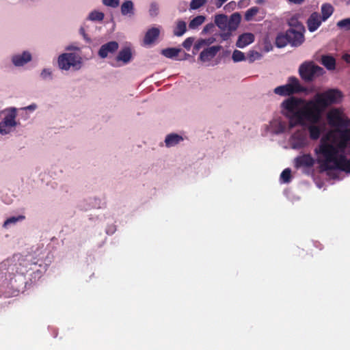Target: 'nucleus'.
Listing matches in <instances>:
<instances>
[{
  "mask_svg": "<svg viewBox=\"0 0 350 350\" xmlns=\"http://www.w3.org/2000/svg\"><path fill=\"white\" fill-rule=\"evenodd\" d=\"M323 68L316 65L313 62H306L301 64L299 68V73L301 78L306 81L310 82L315 78L324 74Z\"/></svg>",
  "mask_w": 350,
  "mask_h": 350,
  "instance_id": "39448f33",
  "label": "nucleus"
},
{
  "mask_svg": "<svg viewBox=\"0 0 350 350\" xmlns=\"http://www.w3.org/2000/svg\"><path fill=\"white\" fill-rule=\"evenodd\" d=\"M342 96V92L336 89L317 93L314 98L310 100L290 96L280 104L281 113L288 120V130L297 126H306L307 122L317 124L321 120L323 111L338 103Z\"/></svg>",
  "mask_w": 350,
  "mask_h": 350,
  "instance_id": "f257e3e1",
  "label": "nucleus"
},
{
  "mask_svg": "<svg viewBox=\"0 0 350 350\" xmlns=\"http://www.w3.org/2000/svg\"><path fill=\"white\" fill-rule=\"evenodd\" d=\"M204 21L205 17L204 16H197L190 21L189 27L190 29H196L201 25L204 22Z\"/></svg>",
  "mask_w": 350,
  "mask_h": 350,
  "instance_id": "c756f323",
  "label": "nucleus"
},
{
  "mask_svg": "<svg viewBox=\"0 0 350 350\" xmlns=\"http://www.w3.org/2000/svg\"><path fill=\"white\" fill-rule=\"evenodd\" d=\"M134 5L131 1H125L121 5V13L125 16L134 14Z\"/></svg>",
  "mask_w": 350,
  "mask_h": 350,
  "instance_id": "a878e982",
  "label": "nucleus"
},
{
  "mask_svg": "<svg viewBox=\"0 0 350 350\" xmlns=\"http://www.w3.org/2000/svg\"><path fill=\"white\" fill-rule=\"evenodd\" d=\"M306 90V88L301 85L297 77H291L288 78V83L286 85L276 87L273 92L277 95L286 96L304 92Z\"/></svg>",
  "mask_w": 350,
  "mask_h": 350,
  "instance_id": "7ed1b4c3",
  "label": "nucleus"
},
{
  "mask_svg": "<svg viewBox=\"0 0 350 350\" xmlns=\"http://www.w3.org/2000/svg\"><path fill=\"white\" fill-rule=\"evenodd\" d=\"M5 117L0 122V133L7 135L10 133L17 125L16 118L17 116L16 109L14 107L8 108L3 111Z\"/></svg>",
  "mask_w": 350,
  "mask_h": 350,
  "instance_id": "423d86ee",
  "label": "nucleus"
},
{
  "mask_svg": "<svg viewBox=\"0 0 350 350\" xmlns=\"http://www.w3.org/2000/svg\"><path fill=\"white\" fill-rule=\"evenodd\" d=\"M187 31V24L185 21L179 20L176 22L174 29V35L178 37L182 36Z\"/></svg>",
  "mask_w": 350,
  "mask_h": 350,
  "instance_id": "b1692460",
  "label": "nucleus"
},
{
  "mask_svg": "<svg viewBox=\"0 0 350 350\" xmlns=\"http://www.w3.org/2000/svg\"><path fill=\"white\" fill-rule=\"evenodd\" d=\"M79 31L85 40H86L88 42H90V39L88 37V35L86 34L85 29L83 27H81Z\"/></svg>",
  "mask_w": 350,
  "mask_h": 350,
  "instance_id": "a18cd8bd",
  "label": "nucleus"
},
{
  "mask_svg": "<svg viewBox=\"0 0 350 350\" xmlns=\"http://www.w3.org/2000/svg\"><path fill=\"white\" fill-rule=\"evenodd\" d=\"M271 131L276 135L284 133L287 129L286 123L285 122L274 120L270 122Z\"/></svg>",
  "mask_w": 350,
  "mask_h": 350,
  "instance_id": "f3484780",
  "label": "nucleus"
},
{
  "mask_svg": "<svg viewBox=\"0 0 350 350\" xmlns=\"http://www.w3.org/2000/svg\"><path fill=\"white\" fill-rule=\"evenodd\" d=\"M183 140V138L181 135L176 133H171L166 136L165 143L167 147H172L179 144Z\"/></svg>",
  "mask_w": 350,
  "mask_h": 350,
  "instance_id": "aec40b11",
  "label": "nucleus"
},
{
  "mask_svg": "<svg viewBox=\"0 0 350 350\" xmlns=\"http://www.w3.org/2000/svg\"><path fill=\"white\" fill-rule=\"evenodd\" d=\"M207 0H191L190 3V8L191 10H197L203 6Z\"/></svg>",
  "mask_w": 350,
  "mask_h": 350,
  "instance_id": "e433bc0d",
  "label": "nucleus"
},
{
  "mask_svg": "<svg viewBox=\"0 0 350 350\" xmlns=\"http://www.w3.org/2000/svg\"><path fill=\"white\" fill-rule=\"evenodd\" d=\"M36 108V105L35 104L30 105L24 108V109H28L30 111H33Z\"/></svg>",
  "mask_w": 350,
  "mask_h": 350,
  "instance_id": "8fccbe9b",
  "label": "nucleus"
},
{
  "mask_svg": "<svg viewBox=\"0 0 350 350\" xmlns=\"http://www.w3.org/2000/svg\"><path fill=\"white\" fill-rule=\"evenodd\" d=\"M342 58L347 63L350 64V55L349 54L346 53V54L343 55Z\"/></svg>",
  "mask_w": 350,
  "mask_h": 350,
  "instance_id": "49530a36",
  "label": "nucleus"
},
{
  "mask_svg": "<svg viewBox=\"0 0 350 350\" xmlns=\"http://www.w3.org/2000/svg\"><path fill=\"white\" fill-rule=\"evenodd\" d=\"M350 125V120H349V126Z\"/></svg>",
  "mask_w": 350,
  "mask_h": 350,
  "instance_id": "864d4df0",
  "label": "nucleus"
},
{
  "mask_svg": "<svg viewBox=\"0 0 350 350\" xmlns=\"http://www.w3.org/2000/svg\"><path fill=\"white\" fill-rule=\"evenodd\" d=\"M180 52V49L176 48H167L162 50L161 53L167 58H174L178 56V53Z\"/></svg>",
  "mask_w": 350,
  "mask_h": 350,
  "instance_id": "c85d7f7f",
  "label": "nucleus"
},
{
  "mask_svg": "<svg viewBox=\"0 0 350 350\" xmlns=\"http://www.w3.org/2000/svg\"><path fill=\"white\" fill-rule=\"evenodd\" d=\"M221 46H212L204 49L200 54L199 59L206 62L214 58L217 53L221 49Z\"/></svg>",
  "mask_w": 350,
  "mask_h": 350,
  "instance_id": "9b49d317",
  "label": "nucleus"
},
{
  "mask_svg": "<svg viewBox=\"0 0 350 350\" xmlns=\"http://www.w3.org/2000/svg\"><path fill=\"white\" fill-rule=\"evenodd\" d=\"M160 31L157 27H152L147 31L144 38L145 44H152L159 36Z\"/></svg>",
  "mask_w": 350,
  "mask_h": 350,
  "instance_id": "dca6fc26",
  "label": "nucleus"
},
{
  "mask_svg": "<svg viewBox=\"0 0 350 350\" xmlns=\"http://www.w3.org/2000/svg\"><path fill=\"white\" fill-rule=\"evenodd\" d=\"M206 44V41L204 40L201 39L194 44L193 50L198 51Z\"/></svg>",
  "mask_w": 350,
  "mask_h": 350,
  "instance_id": "79ce46f5",
  "label": "nucleus"
},
{
  "mask_svg": "<svg viewBox=\"0 0 350 350\" xmlns=\"http://www.w3.org/2000/svg\"><path fill=\"white\" fill-rule=\"evenodd\" d=\"M254 41V36L252 33H245L240 35L236 43L239 48H244Z\"/></svg>",
  "mask_w": 350,
  "mask_h": 350,
  "instance_id": "2eb2a0df",
  "label": "nucleus"
},
{
  "mask_svg": "<svg viewBox=\"0 0 350 350\" xmlns=\"http://www.w3.org/2000/svg\"><path fill=\"white\" fill-rule=\"evenodd\" d=\"M132 58L131 50L129 47H124L119 51L116 57L117 61H121L124 64L129 63Z\"/></svg>",
  "mask_w": 350,
  "mask_h": 350,
  "instance_id": "6ab92c4d",
  "label": "nucleus"
},
{
  "mask_svg": "<svg viewBox=\"0 0 350 350\" xmlns=\"http://www.w3.org/2000/svg\"><path fill=\"white\" fill-rule=\"evenodd\" d=\"M339 132V142L336 146L334 145V147L337 150V157H339V152H344L345 150L348 148L350 141V129H345L343 130L338 131Z\"/></svg>",
  "mask_w": 350,
  "mask_h": 350,
  "instance_id": "1a4fd4ad",
  "label": "nucleus"
},
{
  "mask_svg": "<svg viewBox=\"0 0 350 350\" xmlns=\"http://www.w3.org/2000/svg\"><path fill=\"white\" fill-rule=\"evenodd\" d=\"M230 36V33H229V32L224 33L221 34V37L222 38V39L224 40H228Z\"/></svg>",
  "mask_w": 350,
  "mask_h": 350,
  "instance_id": "de8ad7c7",
  "label": "nucleus"
},
{
  "mask_svg": "<svg viewBox=\"0 0 350 350\" xmlns=\"http://www.w3.org/2000/svg\"><path fill=\"white\" fill-rule=\"evenodd\" d=\"M232 58L234 62H241L245 59V55L241 51L234 50L232 53Z\"/></svg>",
  "mask_w": 350,
  "mask_h": 350,
  "instance_id": "f704fd0d",
  "label": "nucleus"
},
{
  "mask_svg": "<svg viewBox=\"0 0 350 350\" xmlns=\"http://www.w3.org/2000/svg\"><path fill=\"white\" fill-rule=\"evenodd\" d=\"M290 3H294V4H301L305 0H287Z\"/></svg>",
  "mask_w": 350,
  "mask_h": 350,
  "instance_id": "09e8293b",
  "label": "nucleus"
},
{
  "mask_svg": "<svg viewBox=\"0 0 350 350\" xmlns=\"http://www.w3.org/2000/svg\"><path fill=\"white\" fill-rule=\"evenodd\" d=\"M304 26H299V29L291 28L286 31L289 44L293 46H299L304 41Z\"/></svg>",
  "mask_w": 350,
  "mask_h": 350,
  "instance_id": "6e6552de",
  "label": "nucleus"
},
{
  "mask_svg": "<svg viewBox=\"0 0 350 350\" xmlns=\"http://www.w3.org/2000/svg\"><path fill=\"white\" fill-rule=\"evenodd\" d=\"M31 60V55L28 51H24L22 54L15 55L12 61L16 66H23Z\"/></svg>",
  "mask_w": 350,
  "mask_h": 350,
  "instance_id": "4468645a",
  "label": "nucleus"
},
{
  "mask_svg": "<svg viewBox=\"0 0 350 350\" xmlns=\"http://www.w3.org/2000/svg\"><path fill=\"white\" fill-rule=\"evenodd\" d=\"M310 123L308 126V129L309 131L310 137L311 139L316 140L320 137L321 130V128L316 125V124Z\"/></svg>",
  "mask_w": 350,
  "mask_h": 350,
  "instance_id": "4be33fe9",
  "label": "nucleus"
},
{
  "mask_svg": "<svg viewBox=\"0 0 350 350\" xmlns=\"http://www.w3.org/2000/svg\"><path fill=\"white\" fill-rule=\"evenodd\" d=\"M275 46L278 48H283L289 44L288 37L287 33H280L275 38Z\"/></svg>",
  "mask_w": 350,
  "mask_h": 350,
  "instance_id": "5701e85b",
  "label": "nucleus"
},
{
  "mask_svg": "<svg viewBox=\"0 0 350 350\" xmlns=\"http://www.w3.org/2000/svg\"><path fill=\"white\" fill-rule=\"evenodd\" d=\"M280 179L283 183H288L291 179V170L289 168L284 170L280 174Z\"/></svg>",
  "mask_w": 350,
  "mask_h": 350,
  "instance_id": "473e14b6",
  "label": "nucleus"
},
{
  "mask_svg": "<svg viewBox=\"0 0 350 350\" xmlns=\"http://www.w3.org/2000/svg\"><path fill=\"white\" fill-rule=\"evenodd\" d=\"M315 163V159L310 154H304L295 158L294 167L296 169L311 168Z\"/></svg>",
  "mask_w": 350,
  "mask_h": 350,
  "instance_id": "9d476101",
  "label": "nucleus"
},
{
  "mask_svg": "<svg viewBox=\"0 0 350 350\" xmlns=\"http://www.w3.org/2000/svg\"><path fill=\"white\" fill-rule=\"evenodd\" d=\"M51 75V72L50 71L49 69H47V68L43 69L41 72V77L44 79H46L47 77H50Z\"/></svg>",
  "mask_w": 350,
  "mask_h": 350,
  "instance_id": "37998d69",
  "label": "nucleus"
},
{
  "mask_svg": "<svg viewBox=\"0 0 350 350\" xmlns=\"http://www.w3.org/2000/svg\"><path fill=\"white\" fill-rule=\"evenodd\" d=\"M293 139H294L293 148L295 149L304 148L306 144V138L304 137H297V133L293 135Z\"/></svg>",
  "mask_w": 350,
  "mask_h": 350,
  "instance_id": "cd10ccee",
  "label": "nucleus"
},
{
  "mask_svg": "<svg viewBox=\"0 0 350 350\" xmlns=\"http://www.w3.org/2000/svg\"><path fill=\"white\" fill-rule=\"evenodd\" d=\"M24 219L25 216L23 215H19L18 217H11L5 221L3 226H7L11 224H15L18 221H22Z\"/></svg>",
  "mask_w": 350,
  "mask_h": 350,
  "instance_id": "4c0bfd02",
  "label": "nucleus"
},
{
  "mask_svg": "<svg viewBox=\"0 0 350 350\" xmlns=\"http://www.w3.org/2000/svg\"><path fill=\"white\" fill-rule=\"evenodd\" d=\"M158 11H159L158 5L154 3H151L150 10H149L150 14L152 16H157L158 14Z\"/></svg>",
  "mask_w": 350,
  "mask_h": 350,
  "instance_id": "a19ab883",
  "label": "nucleus"
},
{
  "mask_svg": "<svg viewBox=\"0 0 350 350\" xmlns=\"http://www.w3.org/2000/svg\"><path fill=\"white\" fill-rule=\"evenodd\" d=\"M321 63L329 70H333L336 68V59L331 55H323Z\"/></svg>",
  "mask_w": 350,
  "mask_h": 350,
  "instance_id": "412c9836",
  "label": "nucleus"
},
{
  "mask_svg": "<svg viewBox=\"0 0 350 350\" xmlns=\"http://www.w3.org/2000/svg\"><path fill=\"white\" fill-rule=\"evenodd\" d=\"M288 25L294 29H299V26H304L299 21L297 16H292L288 21Z\"/></svg>",
  "mask_w": 350,
  "mask_h": 350,
  "instance_id": "c9c22d12",
  "label": "nucleus"
},
{
  "mask_svg": "<svg viewBox=\"0 0 350 350\" xmlns=\"http://www.w3.org/2000/svg\"><path fill=\"white\" fill-rule=\"evenodd\" d=\"M262 1V0H258L257 2L258 3H261Z\"/></svg>",
  "mask_w": 350,
  "mask_h": 350,
  "instance_id": "603ef678",
  "label": "nucleus"
},
{
  "mask_svg": "<svg viewBox=\"0 0 350 350\" xmlns=\"http://www.w3.org/2000/svg\"><path fill=\"white\" fill-rule=\"evenodd\" d=\"M255 57H260L259 53L252 51L250 54V61L254 62V60L255 59Z\"/></svg>",
  "mask_w": 350,
  "mask_h": 350,
  "instance_id": "c03bdc74",
  "label": "nucleus"
},
{
  "mask_svg": "<svg viewBox=\"0 0 350 350\" xmlns=\"http://www.w3.org/2000/svg\"><path fill=\"white\" fill-rule=\"evenodd\" d=\"M103 3L107 6L115 8L119 5L120 0H103Z\"/></svg>",
  "mask_w": 350,
  "mask_h": 350,
  "instance_id": "58836bf2",
  "label": "nucleus"
},
{
  "mask_svg": "<svg viewBox=\"0 0 350 350\" xmlns=\"http://www.w3.org/2000/svg\"><path fill=\"white\" fill-rule=\"evenodd\" d=\"M322 18L317 12H313L307 21L308 30L310 32L316 31L321 25Z\"/></svg>",
  "mask_w": 350,
  "mask_h": 350,
  "instance_id": "ddd939ff",
  "label": "nucleus"
},
{
  "mask_svg": "<svg viewBox=\"0 0 350 350\" xmlns=\"http://www.w3.org/2000/svg\"><path fill=\"white\" fill-rule=\"evenodd\" d=\"M194 38L192 37L187 38L183 42V46L187 50H189L193 43Z\"/></svg>",
  "mask_w": 350,
  "mask_h": 350,
  "instance_id": "ea45409f",
  "label": "nucleus"
},
{
  "mask_svg": "<svg viewBox=\"0 0 350 350\" xmlns=\"http://www.w3.org/2000/svg\"><path fill=\"white\" fill-rule=\"evenodd\" d=\"M327 118L329 124L332 127L347 129L349 120L344 118L342 112L338 109H333L328 112Z\"/></svg>",
  "mask_w": 350,
  "mask_h": 350,
  "instance_id": "0eeeda50",
  "label": "nucleus"
},
{
  "mask_svg": "<svg viewBox=\"0 0 350 350\" xmlns=\"http://www.w3.org/2000/svg\"><path fill=\"white\" fill-rule=\"evenodd\" d=\"M259 12V8L252 7L248 9L245 14L244 18L246 21H250L253 19L254 16Z\"/></svg>",
  "mask_w": 350,
  "mask_h": 350,
  "instance_id": "7c9ffc66",
  "label": "nucleus"
},
{
  "mask_svg": "<svg viewBox=\"0 0 350 350\" xmlns=\"http://www.w3.org/2000/svg\"><path fill=\"white\" fill-rule=\"evenodd\" d=\"M213 27V25L212 24H208L206 25L204 27V29L203 31H205V32H208L211 28Z\"/></svg>",
  "mask_w": 350,
  "mask_h": 350,
  "instance_id": "3c124183",
  "label": "nucleus"
},
{
  "mask_svg": "<svg viewBox=\"0 0 350 350\" xmlns=\"http://www.w3.org/2000/svg\"><path fill=\"white\" fill-rule=\"evenodd\" d=\"M314 153L317 156V162L323 170L336 169L350 173V159H348L344 154L337 157L336 148L327 138H321Z\"/></svg>",
  "mask_w": 350,
  "mask_h": 350,
  "instance_id": "f03ea898",
  "label": "nucleus"
},
{
  "mask_svg": "<svg viewBox=\"0 0 350 350\" xmlns=\"http://www.w3.org/2000/svg\"><path fill=\"white\" fill-rule=\"evenodd\" d=\"M57 63L62 70H68L72 68L74 70H78L82 66V58L74 53H65L58 57Z\"/></svg>",
  "mask_w": 350,
  "mask_h": 350,
  "instance_id": "20e7f679",
  "label": "nucleus"
},
{
  "mask_svg": "<svg viewBox=\"0 0 350 350\" xmlns=\"http://www.w3.org/2000/svg\"><path fill=\"white\" fill-rule=\"evenodd\" d=\"M118 47L119 44L116 41L108 42L100 46L98 51V55L101 58H105L109 53H115L118 49Z\"/></svg>",
  "mask_w": 350,
  "mask_h": 350,
  "instance_id": "f8f14e48",
  "label": "nucleus"
},
{
  "mask_svg": "<svg viewBox=\"0 0 350 350\" xmlns=\"http://www.w3.org/2000/svg\"><path fill=\"white\" fill-rule=\"evenodd\" d=\"M104 16V14L101 12L93 11L89 14L88 18L93 21H102Z\"/></svg>",
  "mask_w": 350,
  "mask_h": 350,
  "instance_id": "2f4dec72",
  "label": "nucleus"
},
{
  "mask_svg": "<svg viewBox=\"0 0 350 350\" xmlns=\"http://www.w3.org/2000/svg\"><path fill=\"white\" fill-rule=\"evenodd\" d=\"M241 20V16L239 12L233 13L228 19V28L230 31H234L237 29Z\"/></svg>",
  "mask_w": 350,
  "mask_h": 350,
  "instance_id": "a211bd4d",
  "label": "nucleus"
},
{
  "mask_svg": "<svg viewBox=\"0 0 350 350\" xmlns=\"http://www.w3.org/2000/svg\"><path fill=\"white\" fill-rule=\"evenodd\" d=\"M337 27L345 30L350 29V18H347L339 21L337 23Z\"/></svg>",
  "mask_w": 350,
  "mask_h": 350,
  "instance_id": "72a5a7b5",
  "label": "nucleus"
},
{
  "mask_svg": "<svg viewBox=\"0 0 350 350\" xmlns=\"http://www.w3.org/2000/svg\"><path fill=\"white\" fill-rule=\"evenodd\" d=\"M321 18L325 21L334 12V8L329 3H324L321 6Z\"/></svg>",
  "mask_w": 350,
  "mask_h": 350,
  "instance_id": "393cba45",
  "label": "nucleus"
},
{
  "mask_svg": "<svg viewBox=\"0 0 350 350\" xmlns=\"http://www.w3.org/2000/svg\"><path fill=\"white\" fill-rule=\"evenodd\" d=\"M215 23L221 29H225L228 27V17L224 14H218L215 16Z\"/></svg>",
  "mask_w": 350,
  "mask_h": 350,
  "instance_id": "bb28decb",
  "label": "nucleus"
}]
</instances>
